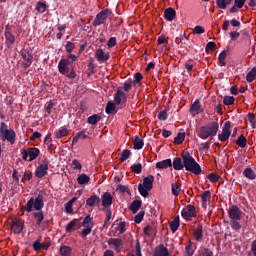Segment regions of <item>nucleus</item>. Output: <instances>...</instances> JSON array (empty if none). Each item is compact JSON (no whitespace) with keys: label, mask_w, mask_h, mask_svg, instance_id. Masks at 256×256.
I'll return each mask as SVG.
<instances>
[{"label":"nucleus","mask_w":256,"mask_h":256,"mask_svg":"<svg viewBox=\"0 0 256 256\" xmlns=\"http://www.w3.org/2000/svg\"><path fill=\"white\" fill-rule=\"evenodd\" d=\"M182 161L186 171H190L194 175H201V166L188 151L182 152Z\"/></svg>","instance_id":"1"},{"label":"nucleus","mask_w":256,"mask_h":256,"mask_svg":"<svg viewBox=\"0 0 256 256\" xmlns=\"http://www.w3.org/2000/svg\"><path fill=\"white\" fill-rule=\"evenodd\" d=\"M228 215L231 220L230 227L234 231H239L241 229V223L239 221H241V215H243L239 207L237 206L230 207L228 210Z\"/></svg>","instance_id":"2"},{"label":"nucleus","mask_w":256,"mask_h":256,"mask_svg":"<svg viewBox=\"0 0 256 256\" xmlns=\"http://www.w3.org/2000/svg\"><path fill=\"white\" fill-rule=\"evenodd\" d=\"M217 131H219V124L217 122H211L200 128L198 137H200V139H209V137H215Z\"/></svg>","instance_id":"3"},{"label":"nucleus","mask_w":256,"mask_h":256,"mask_svg":"<svg viewBox=\"0 0 256 256\" xmlns=\"http://www.w3.org/2000/svg\"><path fill=\"white\" fill-rule=\"evenodd\" d=\"M15 130L9 129L5 122H1L0 124V139L2 141H8L11 145L15 143Z\"/></svg>","instance_id":"4"},{"label":"nucleus","mask_w":256,"mask_h":256,"mask_svg":"<svg viewBox=\"0 0 256 256\" xmlns=\"http://www.w3.org/2000/svg\"><path fill=\"white\" fill-rule=\"evenodd\" d=\"M155 177L153 175H148L143 179V183L138 185V191L142 197H148L149 191L153 189V182Z\"/></svg>","instance_id":"5"},{"label":"nucleus","mask_w":256,"mask_h":256,"mask_svg":"<svg viewBox=\"0 0 256 256\" xmlns=\"http://www.w3.org/2000/svg\"><path fill=\"white\" fill-rule=\"evenodd\" d=\"M44 205L45 203L43 202V196L38 195L36 199L30 198L24 209H26L28 213H31V211H41Z\"/></svg>","instance_id":"6"},{"label":"nucleus","mask_w":256,"mask_h":256,"mask_svg":"<svg viewBox=\"0 0 256 256\" xmlns=\"http://www.w3.org/2000/svg\"><path fill=\"white\" fill-rule=\"evenodd\" d=\"M40 153L41 151L39 148L32 147L22 150L21 156L23 161H35V159L39 157Z\"/></svg>","instance_id":"7"},{"label":"nucleus","mask_w":256,"mask_h":256,"mask_svg":"<svg viewBox=\"0 0 256 256\" xmlns=\"http://www.w3.org/2000/svg\"><path fill=\"white\" fill-rule=\"evenodd\" d=\"M93 218L91 216H86L82 222V227L84 229L81 232L82 237H87V235L91 234V231L93 230Z\"/></svg>","instance_id":"8"},{"label":"nucleus","mask_w":256,"mask_h":256,"mask_svg":"<svg viewBox=\"0 0 256 256\" xmlns=\"http://www.w3.org/2000/svg\"><path fill=\"white\" fill-rule=\"evenodd\" d=\"M181 215L186 221H191L193 217H197V211L195 206L189 204L184 209H182Z\"/></svg>","instance_id":"9"},{"label":"nucleus","mask_w":256,"mask_h":256,"mask_svg":"<svg viewBox=\"0 0 256 256\" xmlns=\"http://www.w3.org/2000/svg\"><path fill=\"white\" fill-rule=\"evenodd\" d=\"M111 15V11L108 9L102 10L100 13L96 15L95 20L93 21L94 27H99V25H103L105 21H107V17Z\"/></svg>","instance_id":"10"},{"label":"nucleus","mask_w":256,"mask_h":256,"mask_svg":"<svg viewBox=\"0 0 256 256\" xmlns=\"http://www.w3.org/2000/svg\"><path fill=\"white\" fill-rule=\"evenodd\" d=\"M21 57H22V67L24 69H29V67H31V64L33 63V54L29 52V50H22Z\"/></svg>","instance_id":"11"},{"label":"nucleus","mask_w":256,"mask_h":256,"mask_svg":"<svg viewBox=\"0 0 256 256\" xmlns=\"http://www.w3.org/2000/svg\"><path fill=\"white\" fill-rule=\"evenodd\" d=\"M231 137V122L227 121L224 123L222 132L218 134L219 141L225 142Z\"/></svg>","instance_id":"12"},{"label":"nucleus","mask_w":256,"mask_h":256,"mask_svg":"<svg viewBox=\"0 0 256 256\" xmlns=\"http://www.w3.org/2000/svg\"><path fill=\"white\" fill-rule=\"evenodd\" d=\"M115 105H125L127 103V95L121 88H118L115 96H114Z\"/></svg>","instance_id":"13"},{"label":"nucleus","mask_w":256,"mask_h":256,"mask_svg":"<svg viewBox=\"0 0 256 256\" xmlns=\"http://www.w3.org/2000/svg\"><path fill=\"white\" fill-rule=\"evenodd\" d=\"M23 225L24 223L22 222V220L14 218L12 220V225H11L12 233H14L15 235H19L23 231Z\"/></svg>","instance_id":"14"},{"label":"nucleus","mask_w":256,"mask_h":256,"mask_svg":"<svg viewBox=\"0 0 256 256\" xmlns=\"http://www.w3.org/2000/svg\"><path fill=\"white\" fill-rule=\"evenodd\" d=\"M71 62L68 59H62L58 63V71L62 75H67L69 73V65Z\"/></svg>","instance_id":"15"},{"label":"nucleus","mask_w":256,"mask_h":256,"mask_svg":"<svg viewBox=\"0 0 256 256\" xmlns=\"http://www.w3.org/2000/svg\"><path fill=\"white\" fill-rule=\"evenodd\" d=\"M47 171H49V165L45 163L40 164L35 171V175L38 179H42V177L47 175Z\"/></svg>","instance_id":"16"},{"label":"nucleus","mask_w":256,"mask_h":256,"mask_svg":"<svg viewBox=\"0 0 256 256\" xmlns=\"http://www.w3.org/2000/svg\"><path fill=\"white\" fill-rule=\"evenodd\" d=\"M101 201L103 207H111V205H113V195L109 192H105L101 196Z\"/></svg>","instance_id":"17"},{"label":"nucleus","mask_w":256,"mask_h":256,"mask_svg":"<svg viewBox=\"0 0 256 256\" xmlns=\"http://www.w3.org/2000/svg\"><path fill=\"white\" fill-rule=\"evenodd\" d=\"M108 245L114 247L115 251L119 253V251H121V247L123 246V240L120 238H110L108 240Z\"/></svg>","instance_id":"18"},{"label":"nucleus","mask_w":256,"mask_h":256,"mask_svg":"<svg viewBox=\"0 0 256 256\" xmlns=\"http://www.w3.org/2000/svg\"><path fill=\"white\" fill-rule=\"evenodd\" d=\"M203 110L201 109V103L199 102V99L195 100V102L190 107V113L191 115H199V113H202Z\"/></svg>","instance_id":"19"},{"label":"nucleus","mask_w":256,"mask_h":256,"mask_svg":"<svg viewBox=\"0 0 256 256\" xmlns=\"http://www.w3.org/2000/svg\"><path fill=\"white\" fill-rule=\"evenodd\" d=\"M99 203H101V198L99 196H97L96 194L90 196L86 200V205H88V207H97V205H99Z\"/></svg>","instance_id":"20"},{"label":"nucleus","mask_w":256,"mask_h":256,"mask_svg":"<svg viewBox=\"0 0 256 256\" xmlns=\"http://www.w3.org/2000/svg\"><path fill=\"white\" fill-rule=\"evenodd\" d=\"M96 59L99 63H105V61H109V54L104 53L103 49L96 50Z\"/></svg>","instance_id":"21"},{"label":"nucleus","mask_w":256,"mask_h":256,"mask_svg":"<svg viewBox=\"0 0 256 256\" xmlns=\"http://www.w3.org/2000/svg\"><path fill=\"white\" fill-rule=\"evenodd\" d=\"M176 15H177V12L173 8H167L164 11V17H165L166 21H173V19H175Z\"/></svg>","instance_id":"22"},{"label":"nucleus","mask_w":256,"mask_h":256,"mask_svg":"<svg viewBox=\"0 0 256 256\" xmlns=\"http://www.w3.org/2000/svg\"><path fill=\"white\" fill-rule=\"evenodd\" d=\"M5 39H6V46L8 47V49H11V47H13V43H15V36L11 34V32L6 31Z\"/></svg>","instance_id":"23"},{"label":"nucleus","mask_w":256,"mask_h":256,"mask_svg":"<svg viewBox=\"0 0 256 256\" xmlns=\"http://www.w3.org/2000/svg\"><path fill=\"white\" fill-rule=\"evenodd\" d=\"M78 225H79V220L73 219L66 225V228H65L66 233H73V231H75V227H77Z\"/></svg>","instance_id":"24"},{"label":"nucleus","mask_w":256,"mask_h":256,"mask_svg":"<svg viewBox=\"0 0 256 256\" xmlns=\"http://www.w3.org/2000/svg\"><path fill=\"white\" fill-rule=\"evenodd\" d=\"M173 164L171 162V159L162 160L160 162L156 163V169H168V167H171Z\"/></svg>","instance_id":"25"},{"label":"nucleus","mask_w":256,"mask_h":256,"mask_svg":"<svg viewBox=\"0 0 256 256\" xmlns=\"http://www.w3.org/2000/svg\"><path fill=\"white\" fill-rule=\"evenodd\" d=\"M89 181H91V178L87 174H85V173L80 174L77 177L78 185H87V183H89Z\"/></svg>","instance_id":"26"},{"label":"nucleus","mask_w":256,"mask_h":256,"mask_svg":"<svg viewBox=\"0 0 256 256\" xmlns=\"http://www.w3.org/2000/svg\"><path fill=\"white\" fill-rule=\"evenodd\" d=\"M231 3H233V0H216V5L218 9H222V10L227 9V7L231 5Z\"/></svg>","instance_id":"27"},{"label":"nucleus","mask_w":256,"mask_h":256,"mask_svg":"<svg viewBox=\"0 0 256 256\" xmlns=\"http://www.w3.org/2000/svg\"><path fill=\"white\" fill-rule=\"evenodd\" d=\"M243 175H244V177H246V179H250V181H253L256 178V173H255V171H253L252 168H246L243 171Z\"/></svg>","instance_id":"28"},{"label":"nucleus","mask_w":256,"mask_h":256,"mask_svg":"<svg viewBox=\"0 0 256 256\" xmlns=\"http://www.w3.org/2000/svg\"><path fill=\"white\" fill-rule=\"evenodd\" d=\"M194 237L196 241H203V226H197V228L194 230Z\"/></svg>","instance_id":"29"},{"label":"nucleus","mask_w":256,"mask_h":256,"mask_svg":"<svg viewBox=\"0 0 256 256\" xmlns=\"http://www.w3.org/2000/svg\"><path fill=\"white\" fill-rule=\"evenodd\" d=\"M155 256H169V250H167V247L160 245L155 251Z\"/></svg>","instance_id":"30"},{"label":"nucleus","mask_w":256,"mask_h":256,"mask_svg":"<svg viewBox=\"0 0 256 256\" xmlns=\"http://www.w3.org/2000/svg\"><path fill=\"white\" fill-rule=\"evenodd\" d=\"M236 145L241 147V149H245L247 147V138L244 135H240L236 140Z\"/></svg>","instance_id":"31"},{"label":"nucleus","mask_w":256,"mask_h":256,"mask_svg":"<svg viewBox=\"0 0 256 256\" xmlns=\"http://www.w3.org/2000/svg\"><path fill=\"white\" fill-rule=\"evenodd\" d=\"M133 145H134V149H143V146L145 145V142H143V139L139 138L138 136H136L134 138V141H133Z\"/></svg>","instance_id":"32"},{"label":"nucleus","mask_w":256,"mask_h":256,"mask_svg":"<svg viewBox=\"0 0 256 256\" xmlns=\"http://www.w3.org/2000/svg\"><path fill=\"white\" fill-rule=\"evenodd\" d=\"M171 189H172V195H174V197H179L181 193V185H179V183H172Z\"/></svg>","instance_id":"33"},{"label":"nucleus","mask_w":256,"mask_h":256,"mask_svg":"<svg viewBox=\"0 0 256 256\" xmlns=\"http://www.w3.org/2000/svg\"><path fill=\"white\" fill-rule=\"evenodd\" d=\"M183 167H184V164L183 162H181V158H175L173 160V169H175V171H181Z\"/></svg>","instance_id":"34"},{"label":"nucleus","mask_w":256,"mask_h":256,"mask_svg":"<svg viewBox=\"0 0 256 256\" xmlns=\"http://www.w3.org/2000/svg\"><path fill=\"white\" fill-rule=\"evenodd\" d=\"M130 209L133 213H137V211H139V209H141V201L134 200L130 205Z\"/></svg>","instance_id":"35"},{"label":"nucleus","mask_w":256,"mask_h":256,"mask_svg":"<svg viewBox=\"0 0 256 256\" xmlns=\"http://www.w3.org/2000/svg\"><path fill=\"white\" fill-rule=\"evenodd\" d=\"M69 135V130L67 128H61L56 132L57 139H63V137H67Z\"/></svg>","instance_id":"36"},{"label":"nucleus","mask_w":256,"mask_h":256,"mask_svg":"<svg viewBox=\"0 0 256 256\" xmlns=\"http://www.w3.org/2000/svg\"><path fill=\"white\" fill-rule=\"evenodd\" d=\"M226 59H227V51L224 50L219 54V58H218L220 67H225V65H226L225 60Z\"/></svg>","instance_id":"37"},{"label":"nucleus","mask_w":256,"mask_h":256,"mask_svg":"<svg viewBox=\"0 0 256 256\" xmlns=\"http://www.w3.org/2000/svg\"><path fill=\"white\" fill-rule=\"evenodd\" d=\"M99 121H101V117L97 114H94V115L88 117V123L90 125H97V123H99Z\"/></svg>","instance_id":"38"},{"label":"nucleus","mask_w":256,"mask_h":256,"mask_svg":"<svg viewBox=\"0 0 256 256\" xmlns=\"http://www.w3.org/2000/svg\"><path fill=\"white\" fill-rule=\"evenodd\" d=\"M115 102H113V101H109L108 103H107V106H106V113L108 114V115H111V113H115V109H116V107H115Z\"/></svg>","instance_id":"39"},{"label":"nucleus","mask_w":256,"mask_h":256,"mask_svg":"<svg viewBox=\"0 0 256 256\" xmlns=\"http://www.w3.org/2000/svg\"><path fill=\"white\" fill-rule=\"evenodd\" d=\"M185 141V133L179 132L178 135L174 138V143L181 145Z\"/></svg>","instance_id":"40"},{"label":"nucleus","mask_w":256,"mask_h":256,"mask_svg":"<svg viewBox=\"0 0 256 256\" xmlns=\"http://www.w3.org/2000/svg\"><path fill=\"white\" fill-rule=\"evenodd\" d=\"M60 255H62V256H69V255H71V247H69V246H61V248H60Z\"/></svg>","instance_id":"41"},{"label":"nucleus","mask_w":256,"mask_h":256,"mask_svg":"<svg viewBox=\"0 0 256 256\" xmlns=\"http://www.w3.org/2000/svg\"><path fill=\"white\" fill-rule=\"evenodd\" d=\"M255 79H256V72H255V70H251L248 74H247V76H246V81L248 82V83H253V81H255Z\"/></svg>","instance_id":"42"},{"label":"nucleus","mask_w":256,"mask_h":256,"mask_svg":"<svg viewBox=\"0 0 256 256\" xmlns=\"http://www.w3.org/2000/svg\"><path fill=\"white\" fill-rule=\"evenodd\" d=\"M36 11H38V13H45V11H47V5L43 2H38L36 5Z\"/></svg>","instance_id":"43"},{"label":"nucleus","mask_w":256,"mask_h":256,"mask_svg":"<svg viewBox=\"0 0 256 256\" xmlns=\"http://www.w3.org/2000/svg\"><path fill=\"white\" fill-rule=\"evenodd\" d=\"M170 229L172 233H175L177 229H179V220L178 218H175L171 223H170Z\"/></svg>","instance_id":"44"},{"label":"nucleus","mask_w":256,"mask_h":256,"mask_svg":"<svg viewBox=\"0 0 256 256\" xmlns=\"http://www.w3.org/2000/svg\"><path fill=\"white\" fill-rule=\"evenodd\" d=\"M131 169L134 173H137V175H139V173L143 171V165H141V163L133 164L131 166Z\"/></svg>","instance_id":"45"},{"label":"nucleus","mask_w":256,"mask_h":256,"mask_svg":"<svg viewBox=\"0 0 256 256\" xmlns=\"http://www.w3.org/2000/svg\"><path fill=\"white\" fill-rule=\"evenodd\" d=\"M72 168L75 171H81V169H83V166L81 165V162H79V160L73 159L72 160Z\"/></svg>","instance_id":"46"},{"label":"nucleus","mask_w":256,"mask_h":256,"mask_svg":"<svg viewBox=\"0 0 256 256\" xmlns=\"http://www.w3.org/2000/svg\"><path fill=\"white\" fill-rule=\"evenodd\" d=\"M34 217L37 221V225H41V221H43V219H45V217L43 216V212L39 211V212H35L34 213Z\"/></svg>","instance_id":"47"},{"label":"nucleus","mask_w":256,"mask_h":256,"mask_svg":"<svg viewBox=\"0 0 256 256\" xmlns=\"http://www.w3.org/2000/svg\"><path fill=\"white\" fill-rule=\"evenodd\" d=\"M224 105H233L235 103V97L233 96H225L223 99Z\"/></svg>","instance_id":"48"},{"label":"nucleus","mask_w":256,"mask_h":256,"mask_svg":"<svg viewBox=\"0 0 256 256\" xmlns=\"http://www.w3.org/2000/svg\"><path fill=\"white\" fill-rule=\"evenodd\" d=\"M129 157H131V151L128 149L123 150L122 154H121V161H127V159H129Z\"/></svg>","instance_id":"49"},{"label":"nucleus","mask_w":256,"mask_h":256,"mask_svg":"<svg viewBox=\"0 0 256 256\" xmlns=\"http://www.w3.org/2000/svg\"><path fill=\"white\" fill-rule=\"evenodd\" d=\"M141 79H143V74L136 73L134 76V81H133L134 87H137V85H139V82L141 81Z\"/></svg>","instance_id":"50"},{"label":"nucleus","mask_w":256,"mask_h":256,"mask_svg":"<svg viewBox=\"0 0 256 256\" xmlns=\"http://www.w3.org/2000/svg\"><path fill=\"white\" fill-rule=\"evenodd\" d=\"M43 244H41V240H36L34 243H33V249L34 251H41V249H43Z\"/></svg>","instance_id":"51"},{"label":"nucleus","mask_w":256,"mask_h":256,"mask_svg":"<svg viewBox=\"0 0 256 256\" xmlns=\"http://www.w3.org/2000/svg\"><path fill=\"white\" fill-rule=\"evenodd\" d=\"M209 197H211V192L204 191L201 195V199H202L203 203H207V201H209Z\"/></svg>","instance_id":"52"},{"label":"nucleus","mask_w":256,"mask_h":256,"mask_svg":"<svg viewBox=\"0 0 256 256\" xmlns=\"http://www.w3.org/2000/svg\"><path fill=\"white\" fill-rule=\"evenodd\" d=\"M65 49H66L67 53H71L73 51V49H75V43L68 41L65 45Z\"/></svg>","instance_id":"53"},{"label":"nucleus","mask_w":256,"mask_h":256,"mask_svg":"<svg viewBox=\"0 0 256 256\" xmlns=\"http://www.w3.org/2000/svg\"><path fill=\"white\" fill-rule=\"evenodd\" d=\"M167 111L163 110V111H160L159 114H158V119L159 121H167Z\"/></svg>","instance_id":"54"},{"label":"nucleus","mask_w":256,"mask_h":256,"mask_svg":"<svg viewBox=\"0 0 256 256\" xmlns=\"http://www.w3.org/2000/svg\"><path fill=\"white\" fill-rule=\"evenodd\" d=\"M143 217H145V212H139L134 218L135 223H141Z\"/></svg>","instance_id":"55"},{"label":"nucleus","mask_w":256,"mask_h":256,"mask_svg":"<svg viewBox=\"0 0 256 256\" xmlns=\"http://www.w3.org/2000/svg\"><path fill=\"white\" fill-rule=\"evenodd\" d=\"M239 37H241V34L239 32H237V31L230 32L231 41H237V39H239Z\"/></svg>","instance_id":"56"},{"label":"nucleus","mask_w":256,"mask_h":256,"mask_svg":"<svg viewBox=\"0 0 256 256\" xmlns=\"http://www.w3.org/2000/svg\"><path fill=\"white\" fill-rule=\"evenodd\" d=\"M209 181L211 183H217V181H219V175H217L216 173L209 174Z\"/></svg>","instance_id":"57"},{"label":"nucleus","mask_w":256,"mask_h":256,"mask_svg":"<svg viewBox=\"0 0 256 256\" xmlns=\"http://www.w3.org/2000/svg\"><path fill=\"white\" fill-rule=\"evenodd\" d=\"M115 45H117V38L111 37L108 40L107 46L111 49V48L115 47Z\"/></svg>","instance_id":"58"},{"label":"nucleus","mask_w":256,"mask_h":256,"mask_svg":"<svg viewBox=\"0 0 256 256\" xmlns=\"http://www.w3.org/2000/svg\"><path fill=\"white\" fill-rule=\"evenodd\" d=\"M127 224L125 222H120L118 225V231L119 233H125L127 231Z\"/></svg>","instance_id":"59"},{"label":"nucleus","mask_w":256,"mask_h":256,"mask_svg":"<svg viewBox=\"0 0 256 256\" xmlns=\"http://www.w3.org/2000/svg\"><path fill=\"white\" fill-rule=\"evenodd\" d=\"M194 33L196 35H202V33H205V28H203L202 26H196L194 28Z\"/></svg>","instance_id":"60"},{"label":"nucleus","mask_w":256,"mask_h":256,"mask_svg":"<svg viewBox=\"0 0 256 256\" xmlns=\"http://www.w3.org/2000/svg\"><path fill=\"white\" fill-rule=\"evenodd\" d=\"M217 45L215 44V42H208L206 45V51L207 53H209V51H213V49H215Z\"/></svg>","instance_id":"61"},{"label":"nucleus","mask_w":256,"mask_h":256,"mask_svg":"<svg viewBox=\"0 0 256 256\" xmlns=\"http://www.w3.org/2000/svg\"><path fill=\"white\" fill-rule=\"evenodd\" d=\"M247 0H235L234 5L235 7H238V9H242L243 5H245V2Z\"/></svg>","instance_id":"62"},{"label":"nucleus","mask_w":256,"mask_h":256,"mask_svg":"<svg viewBox=\"0 0 256 256\" xmlns=\"http://www.w3.org/2000/svg\"><path fill=\"white\" fill-rule=\"evenodd\" d=\"M135 256H143L141 254V244L139 242H137L135 246Z\"/></svg>","instance_id":"63"},{"label":"nucleus","mask_w":256,"mask_h":256,"mask_svg":"<svg viewBox=\"0 0 256 256\" xmlns=\"http://www.w3.org/2000/svg\"><path fill=\"white\" fill-rule=\"evenodd\" d=\"M193 253H195V251L193 250V248L191 247V244H189L188 246H186V254L188 256H192Z\"/></svg>","instance_id":"64"}]
</instances>
